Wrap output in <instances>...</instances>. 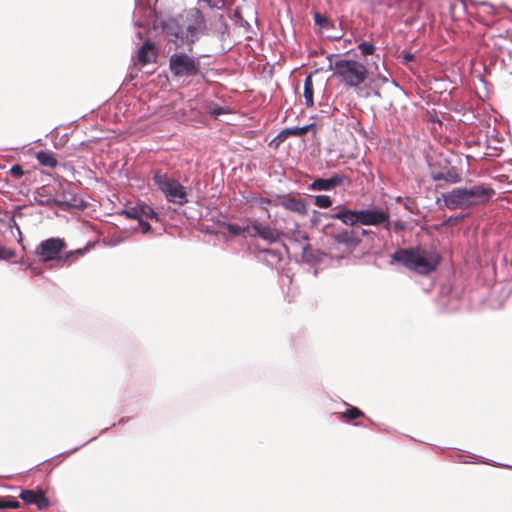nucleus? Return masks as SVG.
Masks as SVG:
<instances>
[{
  "label": "nucleus",
  "mask_w": 512,
  "mask_h": 512,
  "mask_svg": "<svg viewBox=\"0 0 512 512\" xmlns=\"http://www.w3.org/2000/svg\"><path fill=\"white\" fill-rule=\"evenodd\" d=\"M206 20L200 9L193 7L184 10L177 19L163 23L162 29L168 42L176 44L178 40L186 42L189 51L191 45L206 31Z\"/></svg>",
  "instance_id": "nucleus-1"
},
{
  "label": "nucleus",
  "mask_w": 512,
  "mask_h": 512,
  "mask_svg": "<svg viewBox=\"0 0 512 512\" xmlns=\"http://www.w3.org/2000/svg\"><path fill=\"white\" fill-rule=\"evenodd\" d=\"M332 228L331 223H327L323 227L328 254L331 258L343 259L355 251L361 243V238L355 230L339 229L330 231Z\"/></svg>",
  "instance_id": "nucleus-2"
},
{
  "label": "nucleus",
  "mask_w": 512,
  "mask_h": 512,
  "mask_svg": "<svg viewBox=\"0 0 512 512\" xmlns=\"http://www.w3.org/2000/svg\"><path fill=\"white\" fill-rule=\"evenodd\" d=\"M392 260L419 274H429L440 263L438 253L419 249H398L392 254Z\"/></svg>",
  "instance_id": "nucleus-3"
},
{
  "label": "nucleus",
  "mask_w": 512,
  "mask_h": 512,
  "mask_svg": "<svg viewBox=\"0 0 512 512\" xmlns=\"http://www.w3.org/2000/svg\"><path fill=\"white\" fill-rule=\"evenodd\" d=\"M347 86L358 87L361 84L366 86H377L380 82L387 81L386 77L369 72L366 66H327Z\"/></svg>",
  "instance_id": "nucleus-4"
},
{
  "label": "nucleus",
  "mask_w": 512,
  "mask_h": 512,
  "mask_svg": "<svg viewBox=\"0 0 512 512\" xmlns=\"http://www.w3.org/2000/svg\"><path fill=\"white\" fill-rule=\"evenodd\" d=\"M153 182L162 192L167 202L183 206L188 203L187 188L177 179L169 176L162 170L153 172Z\"/></svg>",
  "instance_id": "nucleus-5"
},
{
  "label": "nucleus",
  "mask_w": 512,
  "mask_h": 512,
  "mask_svg": "<svg viewBox=\"0 0 512 512\" xmlns=\"http://www.w3.org/2000/svg\"><path fill=\"white\" fill-rule=\"evenodd\" d=\"M66 248V244L63 239L60 238H49L39 243L36 248V255L43 262L59 259L63 263L70 259L82 256L81 250L67 252L64 258L60 257V253Z\"/></svg>",
  "instance_id": "nucleus-6"
},
{
  "label": "nucleus",
  "mask_w": 512,
  "mask_h": 512,
  "mask_svg": "<svg viewBox=\"0 0 512 512\" xmlns=\"http://www.w3.org/2000/svg\"><path fill=\"white\" fill-rule=\"evenodd\" d=\"M359 225L363 226H383L387 231H391L390 215L387 210L380 208H370L358 210Z\"/></svg>",
  "instance_id": "nucleus-7"
},
{
  "label": "nucleus",
  "mask_w": 512,
  "mask_h": 512,
  "mask_svg": "<svg viewBox=\"0 0 512 512\" xmlns=\"http://www.w3.org/2000/svg\"><path fill=\"white\" fill-rule=\"evenodd\" d=\"M274 206L283 207L290 212L297 213L302 216L306 215L308 212L304 199L292 194L277 195L274 198Z\"/></svg>",
  "instance_id": "nucleus-8"
},
{
  "label": "nucleus",
  "mask_w": 512,
  "mask_h": 512,
  "mask_svg": "<svg viewBox=\"0 0 512 512\" xmlns=\"http://www.w3.org/2000/svg\"><path fill=\"white\" fill-rule=\"evenodd\" d=\"M494 194V189L483 185H474L470 188L466 187V197L469 207L489 202Z\"/></svg>",
  "instance_id": "nucleus-9"
},
{
  "label": "nucleus",
  "mask_w": 512,
  "mask_h": 512,
  "mask_svg": "<svg viewBox=\"0 0 512 512\" xmlns=\"http://www.w3.org/2000/svg\"><path fill=\"white\" fill-rule=\"evenodd\" d=\"M320 216L325 219H338L347 226L359 224L358 210H350L343 205L336 206L333 213H322Z\"/></svg>",
  "instance_id": "nucleus-10"
},
{
  "label": "nucleus",
  "mask_w": 512,
  "mask_h": 512,
  "mask_svg": "<svg viewBox=\"0 0 512 512\" xmlns=\"http://www.w3.org/2000/svg\"><path fill=\"white\" fill-rule=\"evenodd\" d=\"M445 206L449 210L469 208L466 187H457L443 195Z\"/></svg>",
  "instance_id": "nucleus-11"
},
{
  "label": "nucleus",
  "mask_w": 512,
  "mask_h": 512,
  "mask_svg": "<svg viewBox=\"0 0 512 512\" xmlns=\"http://www.w3.org/2000/svg\"><path fill=\"white\" fill-rule=\"evenodd\" d=\"M347 180V177L343 174H334L330 178H318L315 179L309 186L308 189L312 191H331L336 187L342 185Z\"/></svg>",
  "instance_id": "nucleus-12"
},
{
  "label": "nucleus",
  "mask_w": 512,
  "mask_h": 512,
  "mask_svg": "<svg viewBox=\"0 0 512 512\" xmlns=\"http://www.w3.org/2000/svg\"><path fill=\"white\" fill-rule=\"evenodd\" d=\"M19 498L25 503V504H33L36 505V507L39 510H44L50 506L49 499L45 496L43 490L39 489L37 491L35 490H22Z\"/></svg>",
  "instance_id": "nucleus-13"
},
{
  "label": "nucleus",
  "mask_w": 512,
  "mask_h": 512,
  "mask_svg": "<svg viewBox=\"0 0 512 512\" xmlns=\"http://www.w3.org/2000/svg\"><path fill=\"white\" fill-rule=\"evenodd\" d=\"M431 177L435 181H444L449 184L459 183L462 180L461 173L456 167H448L439 171H432Z\"/></svg>",
  "instance_id": "nucleus-14"
},
{
  "label": "nucleus",
  "mask_w": 512,
  "mask_h": 512,
  "mask_svg": "<svg viewBox=\"0 0 512 512\" xmlns=\"http://www.w3.org/2000/svg\"><path fill=\"white\" fill-rule=\"evenodd\" d=\"M157 52L156 44L146 41L138 50L137 57L142 64H150L156 62Z\"/></svg>",
  "instance_id": "nucleus-15"
},
{
  "label": "nucleus",
  "mask_w": 512,
  "mask_h": 512,
  "mask_svg": "<svg viewBox=\"0 0 512 512\" xmlns=\"http://www.w3.org/2000/svg\"><path fill=\"white\" fill-rule=\"evenodd\" d=\"M42 204H56L59 206H65L68 208H77V209H83L86 207V204L83 200L77 199V197L71 193L63 194L62 200H56L53 198H49L46 201H42Z\"/></svg>",
  "instance_id": "nucleus-16"
},
{
  "label": "nucleus",
  "mask_w": 512,
  "mask_h": 512,
  "mask_svg": "<svg viewBox=\"0 0 512 512\" xmlns=\"http://www.w3.org/2000/svg\"><path fill=\"white\" fill-rule=\"evenodd\" d=\"M252 228L262 239L267 240L269 242H275L278 238L275 230L270 228L269 226H265L258 221H254L252 223Z\"/></svg>",
  "instance_id": "nucleus-17"
},
{
  "label": "nucleus",
  "mask_w": 512,
  "mask_h": 512,
  "mask_svg": "<svg viewBox=\"0 0 512 512\" xmlns=\"http://www.w3.org/2000/svg\"><path fill=\"white\" fill-rule=\"evenodd\" d=\"M169 69L177 81L181 77H189L198 72V66H169Z\"/></svg>",
  "instance_id": "nucleus-18"
},
{
  "label": "nucleus",
  "mask_w": 512,
  "mask_h": 512,
  "mask_svg": "<svg viewBox=\"0 0 512 512\" xmlns=\"http://www.w3.org/2000/svg\"><path fill=\"white\" fill-rule=\"evenodd\" d=\"M36 159L41 166L55 168L58 165V161L52 152L38 151L36 153Z\"/></svg>",
  "instance_id": "nucleus-19"
},
{
  "label": "nucleus",
  "mask_w": 512,
  "mask_h": 512,
  "mask_svg": "<svg viewBox=\"0 0 512 512\" xmlns=\"http://www.w3.org/2000/svg\"><path fill=\"white\" fill-rule=\"evenodd\" d=\"M313 126V124L305 125L302 127H290L283 129L279 134L278 138H286L287 136H302L306 134L309 129Z\"/></svg>",
  "instance_id": "nucleus-20"
},
{
  "label": "nucleus",
  "mask_w": 512,
  "mask_h": 512,
  "mask_svg": "<svg viewBox=\"0 0 512 512\" xmlns=\"http://www.w3.org/2000/svg\"><path fill=\"white\" fill-rule=\"evenodd\" d=\"M170 64H195V58L186 53H175L170 58Z\"/></svg>",
  "instance_id": "nucleus-21"
},
{
  "label": "nucleus",
  "mask_w": 512,
  "mask_h": 512,
  "mask_svg": "<svg viewBox=\"0 0 512 512\" xmlns=\"http://www.w3.org/2000/svg\"><path fill=\"white\" fill-rule=\"evenodd\" d=\"M313 19L315 25L319 26L321 29L329 30L333 27L332 21L328 17L322 15L319 12H314Z\"/></svg>",
  "instance_id": "nucleus-22"
},
{
  "label": "nucleus",
  "mask_w": 512,
  "mask_h": 512,
  "mask_svg": "<svg viewBox=\"0 0 512 512\" xmlns=\"http://www.w3.org/2000/svg\"><path fill=\"white\" fill-rule=\"evenodd\" d=\"M495 8L492 5L487 4L486 2H480L477 4V19L482 22V15H494Z\"/></svg>",
  "instance_id": "nucleus-23"
},
{
  "label": "nucleus",
  "mask_w": 512,
  "mask_h": 512,
  "mask_svg": "<svg viewBox=\"0 0 512 512\" xmlns=\"http://www.w3.org/2000/svg\"><path fill=\"white\" fill-rule=\"evenodd\" d=\"M382 4L388 9L395 10V15H401L404 11L403 0H383Z\"/></svg>",
  "instance_id": "nucleus-24"
},
{
  "label": "nucleus",
  "mask_w": 512,
  "mask_h": 512,
  "mask_svg": "<svg viewBox=\"0 0 512 512\" xmlns=\"http://www.w3.org/2000/svg\"><path fill=\"white\" fill-rule=\"evenodd\" d=\"M127 218L139 220L141 218V205L125 209L121 212Z\"/></svg>",
  "instance_id": "nucleus-25"
},
{
  "label": "nucleus",
  "mask_w": 512,
  "mask_h": 512,
  "mask_svg": "<svg viewBox=\"0 0 512 512\" xmlns=\"http://www.w3.org/2000/svg\"><path fill=\"white\" fill-rule=\"evenodd\" d=\"M144 217L154 219L156 221L159 220L158 214L154 211V209L151 206L147 204L141 205V218Z\"/></svg>",
  "instance_id": "nucleus-26"
},
{
  "label": "nucleus",
  "mask_w": 512,
  "mask_h": 512,
  "mask_svg": "<svg viewBox=\"0 0 512 512\" xmlns=\"http://www.w3.org/2000/svg\"><path fill=\"white\" fill-rule=\"evenodd\" d=\"M315 205L320 208H328L332 205V199L328 195L315 196Z\"/></svg>",
  "instance_id": "nucleus-27"
},
{
  "label": "nucleus",
  "mask_w": 512,
  "mask_h": 512,
  "mask_svg": "<svg viewBox=\"0 0 512 512\" xmlns=\"http://www.w3.org/2000/svg\"><path fill=\"white\" fill-rule=\"evenodd\" d=\"M363 416V412L357 407L350 406L345 413L342 414L343 418L356 419Z\"/></svg>",
  "instance_id": "nucleus-28"
},
{
  "label": "nucleus",
  "mask_w": 512,
  "mask_h": 512,
  "mask_svg": "<svg viewBox=\"0 0 512 512\" xmlns=\"http://www.w3.org/2000/svg\"><path fill=\"white\" fill-rule=\"evenodd\" d=\"M20 502L15 499H0V509H18Z\"/></svg>",
  "instance_id": "nucleus-29"
},
{
  "label": "nucleus",
  "mask_w": 512,
  "mask_h": 512,
  "mask_svg": "<svg viewBox=\"0 0 512 512\" xmlns=\"http://www.w3.org/2000/svg\"><path fill=\"white\" fill-rule=\"evenodd\" d=\"M255 202L261 207L262 210H264L266 213H268V205H274V199L266 198V197H259L255 199Z\"/></svg>",
  "instance_id": "nucleus-30"
},
{
  "label": "nucleus",
  "mask_w": 512,
  "mask_h": 512,
  "mask_svg": "<svg viewBox=\"0 0 512 512\" xmlns=\"http://www.w3.org/2000/svg\"><path fill=\"white\" fill-rule=\"evenodd\" d=\"M362 55H371L375 51V46L371 43L363 42L358 46Z\"/></svg>",
  "instance_id": "nucleus-31"
},
{
  "label": "nucleus",
  "mask_w": 512,
  "mask_h": 512,
  "mask_svg": "<svg viewBox=\"0 0 512 512\" xmlns=\"http://www.w3.org/2000/svg\"><path fill=\"white\" fill-rule=\"evenodd\" d=\"M226 228L230 234L235 235V236L241 235L245 232L244 228H242L241 226H239L237 224H233V223L226 224Z\"/></svg>",
  "instance_id": "nucleus-32"
},
{
  "label": "nucleus",
  "mask_w": 512,
  "mask_h": 512,
  "mask_svg": "<svg viewBox=\"0 0 512 512\" xmlns=\"http://www.w3.org/2000/svg\"><path fill=\"white\" fill-rule=\"evenodd\" d=\"M304 98H305V104L307 107H312L314 105L313 101V88H307L304 89Z\"/></svg>",
  "instance_id": "nucleus-33"
},
{
  "label": "nucleus",
  "mask_w": 512,
  "mask_h": 512,
  "mask_svg": "<svg viewBox=\"0 0 512 512\" xmlns=\"http://www.w3.org/2000/svg\"><path fill=\"white\" fill-rule=\"evenodd\" d=\"M15 256V252L0 246V260H9Z\"/></svg>",
  "instance_id": "nucleus-34"
},
{
  "label": "nucleus",
  "mask_w": 512,
  "mask_h": 512,
  "mask_svg": "<svg viewBox=\"0 0 512 512\" xmlns=\"http://www.w3.org/2000/svg\"><path fill=\"white\" fill-rule=\"evenodd\" d=\"M10 174L14 178L19 179V178H21L24 175V171H23V168L20 165L16 164V165H13L10 168Z\"/></svg>",
  "instance_id": "nucleus-35"
},
{
  "label": "nucleus",
  "mask_w": 512,
  "mask_h": 512,
  "mask_svg": "<svg viewBox=\"0 0 512 512\" xmlns=\"http://www.w3.org/2000/svg\"><path fill=\"white\" fill-rule=\"evenodd\" d=\"M394 230L395 232H400L406 229V223L401 220H396L391 222V230Z\"/></svg>",
  "instance_id": "nucleus-36"
},
{
  "label": "nucleus",
  "mask_w": 512,
  "mask_h": 512,
  "mask_svg": "<svg viewBox=\"0 0 512 512\" xmlns=\"http://www.w3.org/2000/svg\"><path fill=\"white\" fill-rule=\"evenodd\" d=\"M266 255L271 256L275 261L281 260V252L274 249H267L263 251Z\"/></svg>",
  "instance_id": "nucleus-37"
},
{
  "label": "nucleus",
  "mask_w": 512,
  "mask_h": 512,
  "mask_svg": "<svg viewBox=\"0 0 512 512\" xmlns=\"http://www.w3.org/2000/svg\"><path fill=\"white\" fill-rule=\"evenodd\" d=\"M138 224H139V227H140L142 233H147L151 229L150 224L147 221H145L143 218H140L138 220Z\"/></svg>",
  "instance_id": "nucleus-38"
},
{
  "label": "nucleus",
  "mask_w": 512,
  "mask_h": 512,
  "mask_svg": "<svg viewBox=\"0 0 512 512\" xmlns=\"http://www.w3.org/2000/svg\"><path fill=\"white\" fill-rule=\"evenodd\" d=\"M227 110L224 107L217 106L210 110V114L213 116H219L222 114H226Z\"/></svg>",
  "instance_id": "nucleus-39"
},
{
  "label": "nucleus",
  "mask_w": 512,
  "mask_h": 512,
  "mask_svg": "<svg viewBox=\"0 0 512 512\" xmlns=\"http://www.w3.org/2000/svg\"><path fill=\"white\" fill-rule=\"evenodd\" d=\"M401 54L403 55L402 59L404 62L409 63L415 61V55L413 53L403 51Z\"/></svg>",
  "instance_id": "nucleus-40"
},
{
  "label": "nucleus",
  "mask_w": 512,
  "mask_h": 512,
  "mask_svg": "<svg viewBox=\"0 0 512 512\" xmlns=\"http://www.w3.org/2000/svg\"><path fill=\"white\" fill-rule=\"evenodd\" d=\"M360 235L363 237H370L373 239L375 236V233L371 230L361 229Z\"/></svg>",
  "instance_id": "nucleus-41"
},
{
  "label": "nucleus",
  "mask_w": 512,
  "mask_h": 512,
  "mask_svg": "<svg viewBox=\"0 0 512 512\" xmlns=\"http://www.w3.org/2000/svg\"><path fill=\"white\" fill-rule=\"evenodd\" d=\"M313 88L312 75H308L304 81V89Z\"/></svg>",
  "instance_id": "nucleus-42"
},
{
  "label": "nucleus",
  "mask_w": 512,
  "mask_h": 512,
  "mask_svg": "<svg viewBox=\"0 0 512 512\" xmlns=\"http://www.w3.org/2000/svg\"><path fill=\"white\" fill-rule=\"evenodd\" d=\"M9 227L10 228H15L17 230L18 234L21 236L20 228L17 225L14 217H11L10 222H9Z\"/></svg>",
  "instance_id": "nucleus-43"
},
{
  "label": "nucleus",
  "mask_w": 512,
  "mask_h": 512,
  "mask_svg": "<svg viewBox=\"0 0 512 512\" xmlns=\"http://www.w3.org/2000/svg\"><path fill=\"white\" fill-rule=\"evenodd\" d=\"M335 64H346V65H349V64H357V63L355 61H351V60H342V61L336 62Z\"/></svg>",
  "instance_id": "nucleus-44"
},
{
  "label": "nucleus",
  "mask_w": 512,
  "mask_h": 512,
  "mask_svg": "<svg viewBox=\"0 0 512 512\" xmlns=\"http://www.w3.org/2000/svg\"><path fill=\"white\" fill-rule=\"evenodd\" d=\"M469 456H464V455H458V461L460 462H463V463H468L469 460L467 459Z\"/></svg>",
  "instance_id": "nucleus-45"
},
{
  "label": "nucleus",
  "mask_w": 512,
  "mask_h": 512,
  "mask_svg": "<svg viewBox=\"0 0 512 512\" xmlns=\"http://www.w3.org/2000/svg\"><path fill=\"white\" fill-rule=\"evenodd\" d=\"M153 70H145V73H153Z\"/></svg>",
  "instance_id": "nucleus-46"
}]
</instances>
